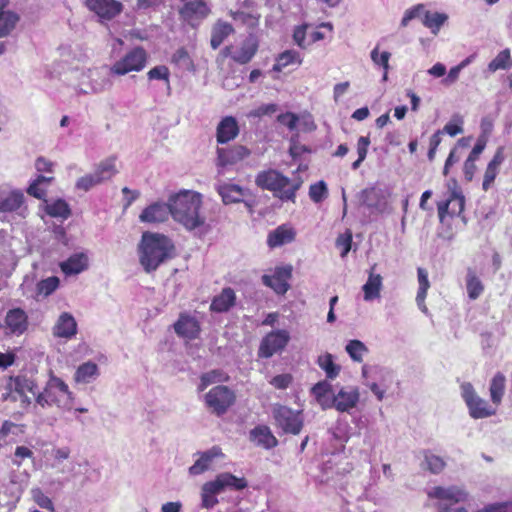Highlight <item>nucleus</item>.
<instances>
[{"label":"nucleus","mask_w":512,"mask_h":512,"mask_svg":"<svg viewBox=\"0 0 512 512\" xmlns=\"http://www.w3.org/2000/svg\"><path fill=\"white\" fill-rule=\"evenodd\" d=\"M512 66L511 55L509 49H504L488 64L490 72L497 70H506Z\"/></svg>","instance_id":"nucleus-42"},{"label":"nucleus","mask_w":512,"mask_h":512,"mask_svg":"<svg viewBox=\"0 0 512 512\" xmlns=\"http://www.w3.org/2000/svg\"><path fill=\"white\" fill-rule=\"evenodd\" d=\"M235 401V392L223 385L213 387L205 395L207 407L217 416L224 415L234 405Z\"/></svg>","instance_id":"nucleus-9"},{"label":"nucleus","mask_w":512,"mask_h":512,"mask_svg":"<svg viewBox=\"0 0 512 512\" xmlns=\"http://www.w3.org/2000/svg\"><path fill=\"white\" fill-rule=\"evenodd\" d=\"M447 20V14L439 12H430L425 9V12L423 13L422 23L425 27L430 29V31L434 35H436Z\"/></svg>","instance_id":"nucleus-35"},{"label":"nucleus","mask_w":512,"mask_h":512,"mask_svg":"<svg viewBox=\"0 0 512 512\" xmlns=\"http://www.w3.org/2000/svg\"><path fill=\"white\" fill-rule=\"evenodd\" d=\"M44 388L48 392L49 390H55L58 393V395L71 396V391L69 390L68 385L61 378L55 376L53 373L50 374L49 380L47 381Z\"/></svg>","instance_id":"nucleus-48"},{"label":"nucleus","mask_w":512,"mask_h":512,"mask_svg":"<svg viewBox=\"0 0 512 512\" xmlns=\"http://www.w3.org/2000/svg\"><path fill=\"white\" fill-rule=\"evenodd\" d=\"M43 209L50 217L61 219L62 221L68 219L72 213L70 205L62 198L44 199Z\"/></svg>","instance_id":"nucleus-22"},{"label":"nucleus","mask_w":512,"mask_h":512,"mask_svg":"<svg viewBox=\"0 0 512 512\" xmlns=\"http://www.w3.org/2000/svg\"><path fill=\"white\" fill-rule=\"evenodd\" d=\"M24 201L21 191H11L5 198L0 200V212H13L18 210Z\"/></svg>","instance_id":"nucleus-39"},{"label":"nucleus","mask_w":512,"mask_h":512,"mask_svg":"<svg viewBox=\"0 0 512 512\" xmlns=\"http://www.w3.org/2000/svg\"><path fill=\"white\" fill-rule=\"evenodd\" d=\"M463 120L459 116L453 117L452 121L448 122L441 132H445L448 135L454 137L463 132L462 128Z\"/></svg>","instance_id":"nucleus-57"},{"label":"nucleus","mask_w":512,"mask_h":512,"mask_svg":"<svg viewBox=\"0 0 512 512\" xmlns=\"http://www.w3.org/2000/svg\"><path fill=\"white\" fill-rule=\"evenodd\" d=\"M210 10L203 0L187 1L181 9V14L185 18L197 16L204 18L209 14Z\"/></svg>","instance_id":"nucleus-36"},{"label":"nucleus","mask_w":512,"mask_h":512,"mask_svg":"<svg viewBox=\"0 0 512 512\" xmlns=\"http://www.w3.org/2000/svg\"><path fill=\"white\" fill-rule=\"evenodd\" d=\"M227 379H228V377L220 370H212V371L206 372V373L202 374L200 377V384L198 386V391L202 392L209 385L216 383V382L226 381Z\"/></svg>","instance_id":"nucleus-45"},{"label":"nucleus","mask_w":512,"mask_h":512,"mask_svg":"<svg viewBox=\"0 0 512 512\" xmlns=\"http://www.w3.org/2000/svg\"><path fill=\"white\" fill-rule=\"evenodd\" d=\"M498 172L499 169L487 165L482 182V189L484 191H488L489 188L492 186L496 176L498 175Z\"/></svg>","instance_id":"nucleus-60"},{"label":"nucleus","mask_w":512,"mask_h":512,"mask_svg":"<svg viewBox=\"0 0 512 512\" xmlns=\"http://www.w3.org/2000/svg\"><path fill=\"white\" fill-rule=\"evenodd\" d=\"M468 297L476 300L484 291V286L472 269H468L466 278Z\"/></svg>","instance_id":"nucleus-40"},{"label":"nucleus","mask_w":512,"mask_h":512,"mask_svg":"<svg viewBox=\"0 0 512 512\" xmlns=\"http://www.w3.org/2000/svg\"><path fill=\"white\" fill-rule=\"evenodd\" d=\"M259 49L257 37L250 33L243 40L235 45L226 46L222 53L240 65L248 64L256 55Z\"/></svg>","instance_id":"nucleus-8"},{"label":"nucleus","mask_w":512,"mask_h":512,"mask_svg":"<svg viewBox=\"0 0 512 512\" xmlns=\"http://www.w3.org/2000/svg\"><path fill=\"white\" fill-rule=\"evenodd\" d=\"M169 69L166 66H156L150 69L147 76L150 80H164L169 83Z\"/></svg>","instance_id":"nucleus-59"},{"label":"nucleus","mask_w":512,"mask_h":512,"mask_svg":"<svg viewBox=\"0 0 512 512\" xmlns=\"http://www.w3.org/2000/svg\"><path fill=\"white\" fill-rule=\"evenodd\" d=\"M85 4L101 23L111 21L123 10V4L116 0H86Z\"/></svg>","instance_id":"nucleus-13"},{"label":"nucleus","mask_w":512,"mask_h":512,"mask_svg":"<svg viewBox=\"0 0 512 512\" xmlns=\"http://www.w3.org/2000/svg\"><path fill=\"white\" fill-rule=\"evenodd\" d=\"M277 120L280 124L288 127L289 130L293 131L296 128L297 122H298V116L291 112H286L283 114H280L277 117Z\"/></svg>","instance_id":"nucleus-62"},{"label":"nucleus","mask_w":512,"mask_h":512,"mask_svg":"<svg viewBox=\"0 0 512 512\" xmlns=\"http://www.w3.org/2000/svg\"><path fill=\"white\" fill-rule=\"evenodd\" d=\"M172 218L192 231L205 223V217L200 214L202 205L201 195L194 191L184 190L170 197Z\"/></svg>","instance_id":"nucleus-1"},{"label":"nucleus","mask_w":512,"mask_h":512,"mask_svg":"<svg viewBox=\"0 0 512 512\" xmlns=\"http://www.w3.org/2000/svg\"><path fill=\"white\" fill-rule=\"evenodd\" d=\"M116 160L115 158H108L101 161L92 173H88L77 179L75 188L81 191H89L96 185L111 179L116 175Z\"/></svg>","instance_id":"nucleus-5"},{"label":"nucleus","mask_w":512,"mask_h":512,"mask_svg":"<svg viewBox=\"0 0 512 512\" xmlns=\"http://www.w3.org/2000/svg\"><path fill=\"white\" fill-rule=\"evenodd\" d=\"M332 385L327 380L317 382L311 388V394L322 409L333 407Z\"/></svg>","instance_id":"nucleus-24"},{"label":"nucleus","mask_w":512,"mask_h":512,"mask_svg":"<svg viewBox=\"0 0 512 512\" xmlns=\"http://www.w3.org/2000/svg\"><path fill=\"white\" fill-rule=\"evenodd\" d=\"M9 0H0V38L8 36L19 21L18 15L7 9Z\"/></svg>","instance_id":"nucleus-27"},{"label":"nucleus","mask_w":512,"mask_h":512,"mask_svg":"<svg viewBox=\"0 0 512 512\" xmlns=\"http://www.w3.org/2000/svg\"><path fill=\"white\" fill-rule=\"evenodd\" d=\"M346 352L353 361L360 363L363 361V356L368 352V349L363 342L355 339L348 342Z\"/></svg>","instance_id":"nucleus-46"},{"label":"nucleus","mask_w":512,"mask_h":512,"mask_svg":"<svg viewBox=\"0 0 512 512\" xmlns=\"http://www.w3.org/2000/svg\"><path fill=\"white\" fill-rule=\"evenodd\" d=\"M255 183L259 188L271 191L282 201L295 202L296 192L301 187L302 180L290 179L275 169H268L256 175Z\"/></svg>","instance_id":"nucleus-2"},{"label":"nucleus","mask_w":512,"mask_h":512,"mask_svg":"<svg viewBox=\"0 0 512 512\" xmlns=\"http://www.w3.org/2000/svg\"><path fill=\"white\" fill-rule=\"evenodd\" d=\"M425 12L424 4H417L409 9H407L403 15L401 20V26L406 27L409 22L416 18H423V13Z\"/></svg>","instance_id":"nucleus-54"},{"label":"nucleus","mask_w":512,"mask_h":512,"mask_svg":"<svg viewBox=\"0 0 512 512\" xmlns=\"http://www.w3.org/2000/svg\"><path fill=\"white\" fill-rule=\"evenodd\" d=\"M46 190L47 187L42 186L34 180L27 188V193L37 199H42L44 201L46 197Z\"/></svg>","instance_id":"nucleus-64"},{"label":"nucleus","mask_w":512,"mask_h":512,"mask_svg":"<svg viewBox=\"0 0 512 512\" xmlns=\"http://www.w3.org/2000/svg\"><path fill=\"white\" fill-rule=\"evenodd\" d=\"M328 196L327 185L324 181L314 183L309 188V197L315 203L322 202Z\"/></svg>","instance_id":"nucleus-52"},{"label":"nucleus","mask_w":512,"mask_h":512,"mask_svg":"<svg viewBox=\"0 0 512 512\" xmlns=\"http://www.w3.org/2000/svg\"><path fill=\"white\" fill-rule=\"evenodd\" d=\"M215 188L225 205L243 202L250 195L249 189L230 182L219 181Z\"/></svg>","instance_id":"nucleus-14"},{"label":"nucleus","mask_w":512,"mask_h":512,"mask_svg":"<svg viewBox=\"0 0 512 512\" xmlns=\"http://www.w3.org/2000/svg\"><path fill=\"white\" fill-rule=\"evenodd\" d=\"M88 258H67L60 264L61 270L65 275H75L87 268Z\"/></svg>","instance_id":"nucleus-41"},{"label":"nucleus","mask_w":512,"mask_h":512,"mask_svg":"<svg viewBox=\"0 0 512 512\" xmlns=\"http://www.w3.org/2000/svg\"><path fill=\"white\" fill-rule=\"evenodd\" d=\"M36 381L27 375L20 374L10 376L5 385V392L2 394L3 401L18 402L23 411H27L31 406V398L27 393L36 395Z\"/></svg>","instance_id":"nucleus-3"},{"label":"nucleus","mask_w":512,"mask_h":512,"mask_svg":"<svg viewBox=\"0 0 512 512\" xmlns=\"http://www.w3.org/2000/svg\"><path fill=\"white\" fill-rule=\"evenodd\" d=\"M291 276L292 268L290 266L279 267L272 275H264L262 281L277 294L284 295L290 287L288 281Z\"/></svg>","instance_id":"nucleus-17"},{"label":"nucleus","mask_w":512,"mask_h":512,"mask_svg":"<svg viewBox=\"0 0 512 512\" xmlns=\"http://www.w3.org/2000/svg\"><path fill=\"white\" fill-rule=\"evenodd\" d=\"M370 57L374 65L383 68V70L388 71L389 66V60L391 57V53L384 51L382 53L379 52V47L376 46L370 53Z\"/></svg>","instance_id":"nucleus-53"},{"label":"nucleus","mask_w":512,"mask_h":512,"mask_svg":"<svg viewBox=\"0 0 512 512\" xmlns=\"http://www.w3.org/2000/svg\"><path fill=\"white\" fill-rule=\"evenodd\" d=\"M218 166L226 167L232 165L249 155V150L244 146H235L230 149L218 148Z\"/></svg>","instance_id":"nucleus-25"},{"label":"nucleus","mask_w":512,"mask_h":512,"mask_svg":"<svg viewBox=\"0 0 512 512\" xmlns=\"http://www.w3.org/2000/svg\"><path fill=\"white\" fill-rule=\"evenodd\" d=\"M212 33L224 41L229 35L234 33V28L231 24L227 22L218 21L214 25Z\"/></svg>","instance_id":"nucleus-56"},{"label":"nucleus","mask_w":512,"mask_h":512,"mask_svg":"<svg viewBox=\"0 0 512 512\" xmlns=\"http://www.w3.org/2000/svg\"><path fill=\"white\" fill-rule=\"evenodd\" d=\"M317 364L325 371L326 377L331 380L335 379L341 371L340 365L334 362L333 355L330 353L320 355L317 359Z\"/></svg>","instance_id":"nucleus-38"},{"label":"nucleus","mask_w":512,"mask_h":512,"mask_svg":"<svg viewBox=\"0 0 512 512\" xmlns=\"http://www.w3.org/2000/svg\"><path fill=\"white\" fill-rule=\"evenodd\" d=\"M359 401V391L357 388L346 390L340 389L336 395H333V407L339 412H348L354 408Z\"/></svg>","instance_id":"nucleus-20"},{"label":"nucleus","mask_w":512,"mask_h":512,"mask_svg":"<svg viewBox=\"0 0 512 512\" xmlns=\"http://www.w3.org/2000/svg\"><path fill=\"white\" fill-rule=\"evenodd\" d=\"M463 398L472 418H486L495 414V409L491 408L486 400L480 398L469 383L463 386Z\"/></svg>","instance_id":"nucleus-12"},{"label":"nucleus","mask_w":512,"mask_h":512,"mask_svg":"<svg viewBox=\"0 0 512 512\" xmlns=\"http://www.w3.org/2000/svg\"><path fill=\"white\" fill-rule=\"evenodd\" d=\"M32 497L35 503L41 508L47 509L50 512H54V506L52 500L43 493L39 488L32 490Z\"/></svg>","instance_id":"nucleus-55"},{"label":"nucleus","mask_w":512,"mask_h":512,"mask_svg":"<svg viewBox=\"0 0 512 512\" xmlns=\"http://www.w3.org/2000/svg\"><path fill=\"white\" fill-rule=\"evenodd\" d=\"M300 54L295 50H287L279 55L273 69L281 71L283 68L291 64H301Z\"/></svg>","instance_id":"nucleus-43"},{"label":"nucleus","mask_w":512,"mask_h":512,"mask_svg":"<svg viewBox=\"0 0 512 512\" xmlns=\"http://www.w3.org/2000/svg\"><path fill=\"white\" fill-rule=\"evenodd\" d=\"M239 127L236 119L232 116L224 117L217 126V142L220 144L227 143L237 137Z\"/></svg>","instance_id":"nucleus-23"},{"label":"nucleus","mask_w":512,"mask_h":512,"mask_svg":"<svg viewBox=\"0 0 512 512\" xmlns=\"http://www.w3.org/2000/svg\"><path fill=\"white\" fill-rule=\"evenodd\" d=\"M295 237L294 230L286 225H281L269 233L267 243L270 247H279L290 243Z\"/></svg>","instance_id":"nucleus-31"},{"label":"nucleus","mask_w":512,"mask_h":512,"mask_svg":"<svg viewBox=\"0 0 512 512\" xmlns=\"http://www.w3.org/2000/svg\"><path fill=\"white\" fill-rule=\"evenodd\" d=\"M272 416L275 425L285 434L298 435L303 429L304 419L301 410L276 403L272 407Z\"/></svg>","instance_id":"nucleus-4"},{"label":"nucleus","mask_w":512,"mask_h":512,"mask_svg":"<svg viewBox=\"0 0 512 512\" xmlns=\"http://www.w3.org/2000/svg\"><path fill=\"white\" fill-rule=\"evenodd\" d=\"M172 62L179 68L187 71H191L194 67L189 53L184 48H179L175 51L172 56Z\"/></svg>","instance_id":"nucleus-47"},{"label":"nucleus","mask_w":512,"mask_h":512,"mask_svg":"<svg viewBox=\"0 0 512 512\" xmlns=\"http://www.w3.org/2000/svg\"><path fill=\"white\" fill-rule=\"evenodd\" d=\"M108 72L109 68L107 66L90 70V83L94 93H102L111 89L113 82Z\"/></svg>","instance_id":"nucleus-26"},{"label":"nucleus","mask_w":512,"mask_h":512,"mask_svg":"<svg viewBox=\"0 0 512 512\" xmlns=\"http://www.w3.org/2000/svg\"><path fill=\"white\" fill-rule=\"evenodd\" d=\"M447 194L445 200L437 203L441 222H444L446 216L454 217L461 215L465 207V197L455 180L447 184Z\"/></svg>","instance_id":"nucleus-6"},{"label":"nucleus","mask_w":512,"mask_h":512,"mask_svg":"<svg viewBox=\"0 0 512 512\" xmlns=\"http://www.w3.org/2000/svg\"><path fill=\"white\" fill-rule=\"evenodd\" d=\"M173 327L179 337L187 340L197 339L201 332L199 321L187 313H180Z\"/></svg>","instance_id":"nucleus-16"},{"label":"nucleus","mask_w":512,"mask_h":512,"mask_svg":"<svg viewBox=\"0 0 512 512\" xmlns=\"http://www.w3.org/2000/svg\"><path fill=\"white\" fill-rule=\"evenodd\" d=\"M429 497L449 501L453 504L464 502L467 499V493L455 486L448 488L437 486L429 493Z\"/></svg>","instance_id":"nucleus-28"},{"label":"nucleus","mask_w":512,"mask_h":512,"mask_svg":"<svg viewBox=\"0 0 512 512\" xmlns=\"http://www.w3.org/2000/svg\"><path fill=\"white\" fill-rule=\"evenodd\" d=\"M290 341L289 332L286 330H275L269 332L261 340L258 356L260 358H270L274 354L282 351Z\"/></svg>","instance_id":"nucleus-11"},{"label":"nucleus","mask_w":512,"mask_h":512,"mask_svg":"<svg viewBox=\"0 0 512 512\" xmlns=\"http://www.w3.org/2000/svg\"><path fill=\"white\" fill-rule=\"evenodd\" d=\"M139 249L142 256H169L173 249L171 239L160 233L144 232Z\"/></svg>","instance_id":"nucleus-10"},{"label":"nucleus","mask_w":512,"mask_h":512,"mask_svg":"<svg viewBox=\"0 0 512 512\" xmlns=\"http://www.w3.org/2000/svg\"><path fill=\"white\" fill-rule=\"evenodd\" d=\"M293 377L290 374H279L274 376L270 384L276 389H286L292 383Z\"/></svg>","instance_id":"nucleus-61"},{"label":"nucleus","mask_w":512,"mask_h":512,"mask_svg":"<svg viewBox=\"0 0 512 512\" xmlns=\"http://www.w3.org/2000/svg\"><path fill=\"white\" fill-rule=\"evenodd\" d=\"M382 287V277L380 274L375 273V266H372L369 272L367 282L363 286L364 299L369 301L380 296Z\"/></svg>","instance_id":"nucleus-32"},{"label":"nucleus","mask_w":512,"mask_h":512,"mask_svg":"<svg viewBox=\"0 0 512 512\" xmlns=\"http://www.w3.org/2000/svg\"><path fill=\"white\" fill-rule=\"evenodd\" d=\"M236 294L235 291L230 288H224L220 294L216 295L210 304V310L212 312L223 313L230 310L235 305Z\"/></svg>","instance_id":"nucleus-29"},{"label":"nucleus","mask_w":512,"mask_h":512,"mask_svg":"<svg viewBox=\"0 0 512 512\" xmlns=\"http://www.w3.org/2000/svg\"><path fill=\"white\" fill-rule=\"evenodd\" d=\"M250 440L264 449H273L278 445V439L267 425H258L250 431Z\"/></svg>","instance_id":"nucleus-21"},{"label":"nucleus","mask_w":512,"mask_h":512,"mask_svg":"<svg viewBox=\"0 0 512 512\" xmlns=\"http://www.w3.org/2000/svg\"><path fill=\"white\" fill-rule=\"evenodd\" d=\"M418 275V283L419 288L416 295V302L418 307L423 311L427 312V307L425 305V299L427 296V291L430 288V282L428 280V272L426 269L419 267L417 269Z\"/></svg>","instance_id":"nucleus-33"},{"label":"nucleus","mask_w":512,"mask_h":512,"mask_svg":"<svg viewBox=\"0 0 512 512\" xmlns=\"http://www.w3.org/2000/svg\"><path fill=\"white\" fill-rule=\"evenodd\" d=\"M6 328L10 333L22 335L28 329V316L22 308L10 309L4 319Z\"/></svg>","instance_id":"nucleus-18"},{"label":"nucleus","mask_w":512,"mask_h":512,"mask_svg":"<svg viewBox=\"0 0 512 512\" xmlns=\"http://www.w3.org/2000/svg\"><path fill=\"white\" fill-rule=\"evenodd\" d=\"M221 449L217 446L212 447L210 450L203 452L199 459L189 468L192 475H199L209 469L214 458L221 456Z\"/></svg>","instance_id":"nucleus-30"},{"label":"nucleus","mask_w":512,"mask_h":512,"mask_svg":"<svg viewBox=\"0 0 512 512\" xmlns=\"http://www.w3.org/2000/svg\"><path fill=\"white\" fill-rule=\"evenodd\" d=\"M202 489L206 491V493L217 495L224 490V485L222 481V475L219 474L213 481L206 482Z\"/></svg>","instance_id":"nucleus-58"},{"label":"nucleus","mask_w":512,"mask_h":512,"mask_svg":"<svg viewBox=\"0 0 512 512\" xmlns=\"http://www.w3.org/2000/svg\"><path fill=\"white\" fill-rule=\"evenodd\" d=\"M59 278L51 276L46 279H42L36 285L37 296L47 297L51 295L59 286Z\"/></svg>","instance_id":"nucleus-44"},{"label":"nucleus","mask_w":512,"mask_h":512,"mask_svg":"<svg viewBox=\"0 0 512 512\" xmlns=\"http://www.w3.org/2000/svg\"><path fill=\"white\" fill-rule=\"evenodd\" d=\"M169 215L172 216L171 202H154L147 206L139 215V220L142 223H161L168 219Z\"/></svg>","instance_id":"nucleus-15"},{"label":"nucleus","mask_w":512,"mask_h":512,"mask_svg":"<svg viewBox=\"0 0 512 512\" xmlns=\"http://www.w3.org/2000/svg\"><path fill=\"white\" fill-rule=\"evenodd\" d=\"M222 481L225 488H230L232 490H243L247 487L248 483L244 477H236L235 475L225 472L221 473Z\"/></svg>","instance_id":"nucleus-49"},{"label":"nucleus","mask_w":512,"mask_h":512,"mask_svg":"<svg viewBox=\"0 0 512 512\" xmlns=\"http://www.w3.org/2000/svg\"><path fill=\"white\" fill-rule=\"evenodd\" d=\"M424 458L427 469L433 474L442 472L446 466L445 461L440 456L434 455L429 451L424 452Z\"/></svg>","instance_id":"nucleus-50"},{"label":"nucleus","mask_w":512,"mask_h":512,"mask_svg":"<svg viewBox=\"0 0 512 512\" xmlns=\"http://www.w3.org/2000/svg\"><path fill=\"white\" fill-rule=\"evenodd\" d=\"M230 16L236 22H240L249 28H253L258 25L259 16L244 11H230Z\"/></svg>","instance_id":"nucleus-51"},{"label":"nucleus","mask_w":512,"mask_h":512,"mask_svg":"<svg viewBox=\"0 0 512 512\" xmlns=\"http://www.w3.org/2000/svg\"><path fill=\"white\" fill-rule=\"evenodd\" d=\"M14 460L13 463L17 465L18 467L21 466L22 461L26 458H32L33 452L30 448L26 446H17L14 453Z\"/></svg>","instance_id":"nucleus-63"},{"label":"nucleus","mask_w":512,"mask_h":512,"mask_svg":"<svg viewBox=\"0 0 512 512\" xmlns=\"http://www.w3.org/2000/svg\"><path fill=\"white\" fill-rule=\"evenodd\" d=\"M77 334V322L72 314L63 312L53 327V335L58 338L71 339Z\"/></svg>","instance_id":"nucleus-19"},{"label":"nucleus","mask_w":512,"mask_h":512,"mask_svg":"<svg viewBox=\"0 0 512 512\" xmlns=\"http://www.w3.org/2000/svg\"><path fill=\"white\" fill-rule=\"evenodd\" d=\"M99 376V368L96 363L88 361L81 364L74 375L78 383H90Z\"/></svg>","instance_id":"nucleus-34"},{"label":"nucleus","mask_w":512,"mask_h":512,"mask_svg":"<svg viewBox=\"0 0 512 512\" xmlns=\"http://www.w3.org/2000/svg\"><path fill=\"white\" fill-rule=\"evenodd\" d=\"M506 377L503 373L497 372L490 383V397L495 405H499L505 393Z\"/></svg>","instance_id":"nucleus-37"},{"label":"nucleus","mask_w":512,"mask_h":512,"mask_svg":"<svg viewBox=\"0 0 512 512\" xmlns=\"http://www.w3.org/2000/svg\"><path fill=\"white\" fill-rule=\"evenodd\" d=\"M147 61V54L141 47H136L126 53L109 67V73L115 76H124L130 72L141 71Z\"/></svg>","instance_id":"nucleus-7"}]
</instances>
